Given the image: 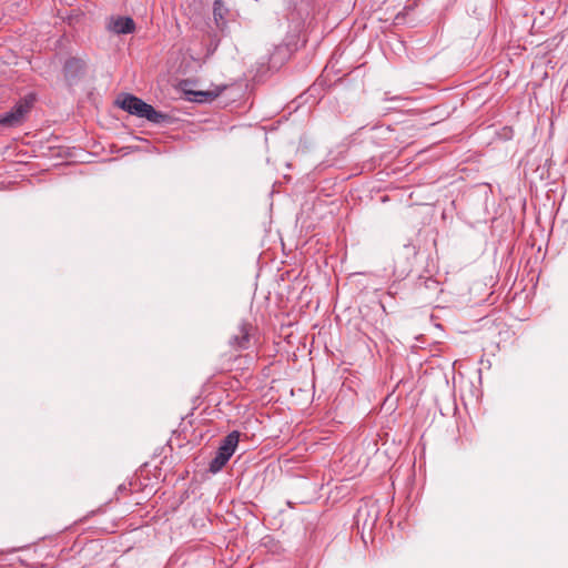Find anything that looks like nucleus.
Wrapping results in <instances>:
<instances>
[{"instance_id":"5","label":"nucleus","mask_w":568,"mask_h":568,"mask_svg":"<svg viewBox=\"0 0 568 568\" xmlns=\"http://www.w3.org/2000/svg\"><path fill=\"white\" fill-rule=\"evenodd\" d=\"M377 521V513L372 510L369 507H359L355 515V524L357 528L362 527V537L364 538L365 529L372 530Z\"/></svg>"},{"instance_id":"3","label":"nucleus","mask_w":568,"mask_h":568,"mask_svg":"<svg viewBox=\"0 0 568 568\" xmlns=\"http://www.w3.org/2000/svg\"><path fill=\"white\" fill-rule=\"evenodd\" d=\"M252 325L243 321L239 324L236 332L230 337L229 345L235 352H242L248 348Z\"/></svg>"},{"instance_id":"6","label":"nucleus","mask_w":568,"mask_h":568,"mask_svg":"<svg viewBox=\"0 0 568 568\" xmlns=\"http://www.w3.org/2000/svg\"><path fill=\"white\" fill-rule=\"evenodd\" d=\"M84 65L85 64L83 60L78 58H70L65 61L63 67V73L69 87L73 85V83L80 77V74L84 70Z\"/></svg>"},{"instance_id":"1","label":"nucleus","mask_w":568,"mask_h":568,"mask_svg":"<svg viewBox=\"0 0 568 568\" xmlns=\"http://www.w3.org/2000/svg\"><path fill=\"white\" fill-rule=\"evenodd\" d=\"M118 102L119 105L130 114L146 119L153 123H160L165 118L164 114L158 112L151 104L145 103L142 99L132 94H123Z\"/></svg>"},{"instance_id":"7","label":"nucleus","mask_w":568,"mask_h":568,"mask_svg":"<svg viewBox=\"0 0 568 568\" xmlns=\"http://www.w3.org/2000/svg\"><path fill=\"white\" fill-rule=\"evenodd\" d=\"M239 439V432L234 430L230 433L226 437H224L217 450L220 453L227 455L229 457H232V455L235 452V448L237 447Z\"/></svg>"},{"instance_id":"10","label":"nucleus","mask_w":568,"mask_h":568,"mask_svg":"<svg viewBox=\"0 0 568 568\" xmlns=\"http://www.w3.org/2000/svg\"><path fill=\"white\" fill-rule=\"evenodd\" d=\"M192 94H193V98H192L193 101L202 103V102H209V101L214 100L216 97H219L220 91L219 92L197 91V92H193Z\"/></svg>"},{"instance_id":"2","label":"nucleus","mask_w":568,"mask_h":568,"mask_svg":"<svg viewBox=\"0 0 568 568\" xmlns=\"http://www.w3.org/2000/svg\"><path fill=\"white\" fill-rule=\"evenodd\" d=\"M36 95L29 93L20 99L8 112L0 114V125L4 128H16L21 125L33 108Z\"/></svg>"},{"instance_id":"9","label":"nucleus","mask_w":568,"mask_h":568,"mask_svg":"<svg viewBox=\"0 0 568 568\" xmlns=\"http://www.w3.org/2000/svg\"><path fill=\"white\" fill-rule=\"evenodd\" d=\"M229 10L221 0H215L213 3V17L215 22L219 24L224 21Z\"/></svg>"},{"instance_id":"8","label":"nucleus","mask_w":568,"mask_h":568,"mask_svg":"<svg viewBox=\"0 0 568 568\" xmlns=\"http://www.w3.org/2000/svg\"><path fill=\"white\" fill-rule=\"evenodd\" d=\"M230 458L231 457H229L227 455L220 453L217 450L216 456L210 463V466H209L210 471L214 473V474L220 471L226 465V463L230 460Z\"/></svg>"},{"instance_id":"4","label":"nucleus","mask_w":568,"mask_h":568,"mask_svg":"<svg viewBox=\"0 0 568 568\" xmlns=\"http://www.w3.org/2000/svg\"><path fill=\"white\" fill-rule=\"evenodd\" d=\"M108 30L115 34H129L135 30V23L130 17H111Z\"/></svg>"}]
</instances>
